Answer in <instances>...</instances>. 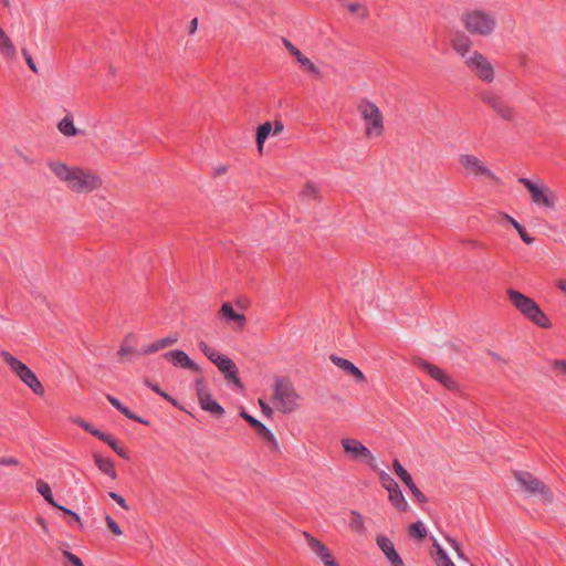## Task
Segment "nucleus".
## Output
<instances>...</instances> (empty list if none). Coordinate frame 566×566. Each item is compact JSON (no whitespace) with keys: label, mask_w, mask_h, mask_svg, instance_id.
I'll use <instances>...</instances> for the list:
<instances>
[{"label":"nucleus","mask_w":566,"mask_h":566,"mask_svg":"<svg viewBox=\"0 0 566 566\" xmlns=\"http://www.w3.org/2000/svg\"><path fill=\"white\" fill-rule=\"evenodd\" d=\"M460 21L465 31L473 36L490 38L499 28L496 12L482 7L465 10Z\"/></svg>","instance_id":"f257e3e1"},{"label":"nucleus","mask_w":566,"mask_h":566,"mask_svg":"<svg viewBox=\"0 0 566 566\" xmlns=\"http://www.w3.org/2000/svg\"><path fill=\"white\" fill-rule=\"evenodd\" d=\"M517 181L527 189L530 200L537 209L544 212L556 210L558 196L544 180L521 177Z\"/></svg>","instance_id":"f03ea898"},{"label":"nucleus","mask_w":566,"mask_h":566,"mask_svg":"<svg viewBox=\"0 0 566 566\" xmlns=\"http://www.w3.org/2000/svg\"><path fill=\"white\" fill-rule=\"evenodd\" d=\"M273 407L282 413H292L301 407L302 398L291 380L279 377L273 385Z\"/></svg>","instance_id":"7ed1b4c3"},{"label":"nucleus","mask_w":566,"mask_h":566,"mask_svg":"<svg viewBox=\"0 0 566 566\" xmlns=\"http://www.w3.org/2000/svg\"><path fill=\"white\" fill-rule=\"evenodd\" d=\"M507 297L512 305L530 322L542 328L552 326L548 316L541 310L534 300L521 293L520 291L507 290Z\"/></svg>","instance_id":"20e7f679"},{"label":"nucleus","mask_w":566,"mask_h":566,"mask_svg":"<svg viewBox=\"0 0 566 566\" xmlns=\"http://www.w3.org/2000/svg\"><path fill=\"white\" fill-rule=\"evenodd\" d=\"M357 109L364 122L365 135L368 138L380 137L384 134L385 125L379 107L368 99H363Z\"/></svg>","instance_id":"39448f33"},{"label":"nucleus","mask_w":566,"mask_h":566,"mask_svg":"<svg viewBox=\"0 0 566 566\" xmlns=\"http://www.w3.org/2000/svg\"><path fill=\"white\" fill-rule=\"evenodd\" d=\"M2 359L9 365L10 369L28 386L35 395L43 396L44 387L36 375L21 360L12 356L9 352L0 353Z\"/></svg>","instance_id":"423d86ee"},{"label":"nucleus","mask_w":566,"mask_h":566,"mask_svg":"<svg viewBox=\"0 0 566 566\" xmlns=\"http://www.w3.org/2000/svg\"><path fill=\"white\" fill-rule=\"evenodd\" d=\"M465 66L482 82L492 83L495 78V71L491 61L479 51H473L468 60L464 61Z\"/></svg>","instance_id":"0eeeda50"},{"label":"nucleus","mask_w":566,"mask_h":566,"mask_svg":"<svg viewBox=\"0 0 566 566\" xmlns=\"http://www.w3.org/2000/svg\"><path fill=\"white\" fill-rule=\"evenodd\" d=\"M515 479L525 492L533 495H539L544 502L552 503L553 495L551 491L536 476L528 472L518 471L515 473Z\"/></svg>","instance_id":"6e6552de"},{"label":"nucleus","mask_w":566,"mask_h":566,"mask_svg":"<svg viewBox=\"0 0 566 566\" xmlns=\"http://www.w3.org/2000/svg\"><path fill=\"white\" fill-rule=\"evenodd\" d=\"M344 452L355 461L364 462L374 471H377L376 459L370 450L360 441L353 438H345L342 440Z\"/></svg>","instance_id":"1a4fd4ad"},{"label":"nucleus","mask_w":566,"mask_h":566,"mask_svg":"<svg viewBox=\"0 0 566 566\" xmlns=\"http://www.w3.org/2000/svg\"><path fill=\"white\" fill-rule=\"evenodd\" d=\"M458 160L467 176L474 178L485 177L492 180H497V177L494 175V172L484 164V161H482L476 156L470 154H461Z\"/></svg>","instance_id":"9d476101"},{"label":"nucleus","mask_w":566,"mask_h":566,"mask_svg":"<svg viewBox=\"0 0 566 566\" xmlns=\"http://www.w3.org/2000/svg\"><path fill=\"white\" fill-rule=\"evenodd\" d=\"M214 366L224 376L227 385L238 391H243L244 386L239 377V369L234 361L224 355H214Z\"/></svg>","instance_id":"9b49d317"},{"label":"nucleus","mask_w":566,"mask_h":566,"mask_svg":"<svg viewBox=\"0 0 566 566\" xmlns=\"http://www.w3.org/2000/svg\"><path fill=\"white\" fill-rule=\"evenodd\" d=\"M72 177L74 179H70L67 186L76 192L92 191L102 186V180L97 175L85 172L81 168H74Z\"/></svg>","instance_id":"f8f14e48"},{"label":"nucleus","mask_w":566,"mask_h":566,"mask_svg":"<svg viewBox=\"0 0 566 566\" xmlns=\"http://www.w3.org/2000/svg\"><path fill=\"white\" fill-rule=\"evenodd\" d=\"M219 321L223 322L233 331H242L247 318L242 313L237 312L230 302H224L218 314Z\"/></svg>","instance_id":"ddd939ff"},{"label":"nucleus","mask_w":566,"mask_h":566,"mask_svg":"<svg viewBox=\"0 0 566 566\" xmlns=\"http://www.w3.org/2000/svg\"><path fill=\"white\" fill-rule=\"evenodd\" d=\"M416 364L419 368L427 371L434 380L439 381L447 389L453 390L457 388V382L453 380V378L438 366H434L424 359H418Z\"/></svg>","instance_id":"4468645a"},{"label":"nucleus","mask_w":566,"mask_h":566,"mask_svg":"<svg viewBox=\"0 0 566 566\" xmlns=\"http://www.w3.org/2000/svg\"><path fill=\"white\" fill-rule=\"evenodd\" d=\"M163 357L176 367L189 369L199 375L202 374L201 367L196 361L190 359L189 356L184 350H180V349L169 350V352L165 353L163 355Z\"/></svg>","instance_id":"2eb2a0df"},{"label":"nucleus","mask_w":566,"mask_h":566,"mask_svg":"<svg viewBox=\"0 0 566 566\" xmlns=\"http://www.w3.org/2000/svg\"><path fill=\"white\" fill-rule=\"evenodd\" d=\"M481 98L503 119L510 120L513 118V108L503 99L502 96L492 92H486Z\"/></svg>","instance_id":"dca6fc26"},{"label":"nucleus","mask_w":566,"mask_h":566,"mask_svg":"<svg viewBox=\"0 0 566 566\" xmlns=\"http://www.w3.org/2000/svg\"><path fill=\"white\" fill-rule=\"evenodd\" d=\"M303 536L311 552L316 555L324 566H337L329 549L310 533L304 532Z\"/></svg>","instance_id":"f3484780"},{"label":"nucleus","mask_w":566,"mask_h":566,"mask_svg":"<svg viewBox=\"0 0 566 566\" xmlns=\"http://www.w3.org/2000/svg\"><path fill=\"white\" fill-rule=\"evenodd\" d=\"M450 45L453 51L461 56L464 61L468 60V56L472 54L474 50H472V40L471 38L461 31H458L451 35Z\"/></svg>","instance_id":"a211bd4d"},{"label":"nucleus","mask_w":566,"mask_h":566,"mask_svg":"<svg viewBox=\"0 0 566 566\" xmlns=\"http://www.w3.org/2000/svg\"><path fill=\"white\" fill-rule=\"evenodd\" d=\"M392 469L395 473L398 475V478L407 485V488L410 490L411 494L416 497V500L419 503H426L427 496L416 486L411 475L398 460H395L392 462Z\"/></svg>","instance_id":"6ab92c4d"},{"label":"nucleus","mask_w":566,"mask_h":566,"mask_svg":"<svg viewBox=\"0 0 566 566\" xmlns=\"http://www.w3.org/2000/svg\"><path fill=\"white\" fill-rule=\"evenodd\" d=\"M377 545L379 549L384 553V555L387 557L388 562L392 566H401L402 560L397 553L394 543L385 535H378L376 538Z\"/></svg>","instance_id":"aec40b11"},{"label":"nucleus","mask_w":566,"mask_h":566,"mask_svg":"<svg viewBox=\"0 0 566 566\" xmlns=\"http://www.w3.org/2000/svg\"><path fill=\"white\" fill-rule=\"evenodd\" d=\"M282 43L289 51V53L296 59L301 67L316 75L319 73L316 65L308 57H306L295 45H293V43L290 40L283 38Z\"/></svg>","instance_id":"412c9836"},{"label":"nucleus","mask_w":566,"mask_h":566,"mask_svg":"<svg viewBox=\"0 0 566 566\" xmlns=\"http://www.w3.org/2000/svg\"><path fill=\"white\" fill-rule=\"evenodd\" d=\"M195 387L200 406L203 410L212 412V396L209 391L206 379L199 376L195 379Z\"/></svg>","instance_id":"4be33fe9"},{"label":"nucleus","mask_w":566,"mask_h":566,"mask_svg":"<svg viewBox=\"0 0 566 566\" xmlns=\"http://www.w3.org/2000/svg\"><path fill=\"white\" fill-rule=\"evenodd\" d=\"M331 360L333 361L334 365H336L338 368L344 370L346 374L353 376L357 381H359V382L366 381L365 375L352 361H349L345 358L338 357L336 355H332Z\"/></svg>","instance_id":"5701e85b"},{"label":"nucleus","mask_w":566,"mask_h":566,"mask_svg":"<svg viewBox=\"0 0 566 566\" xmlns=\"http://www.w3.org/2000/svg\"><path fill=\"white\" fill-rule=\"evenodd\" d=\"M97 439L105 442L117 455L124 460H130L129 451L120 446V443L109 433H97Z\"/></svg>","instance_id":"b1692460"},{"label":"nucleus","mask_w":566,"mask_h":566,"mask_svg":"<svg viewBox=\"0 0 566 566\" xmlns=\"http://www.w3.org/2000/svg\"><path fill=\"white\" fill-rule=\"evenodd\" d=\"M106 399L108 400V402L116 409L118 410L120 413H123L125 417H127L128 419L130 420H134L138 423H142V424H146L148 426L149 422L145 419H143L142 417L137 416L135 412H133L129 408H127L126 406H124L116 397L112 396V395H106Z\"/></svg>","instance_id":"393cba45"},{"label":"nucleus","mask_w":566,"mask_h":566,"mask_svg":"<svg viewBox=\"0 0 566 566\" xmlns=\"http://www.w3.org/2000/svg\"><path fill=\"white\" fill-rule=\"evenodd\" d=\"M94 463L104 474L108 475L111 479L115 480L117 478V472L115 469L114 461L109 458H104L97 453L93 454Z\"/></svg>","instance_id":"a878e982"},{"label":"nucleus","mask_w":566,"mask_h":566,"mask_svg":"<svg viewBox=\"0 0 566 566\" xmlns=\"http://www.w3.org/2000/svg\"><path fill=\"white\" fill-rule=\"evenodd\" d=\"M48 165L54 175L61 180L69 182L70 179H74V177H72L74 168L71 169L67 165L60 161H50Z\"/></svg>","instance_id":"bb28decb"},{"label":"nucleus","mask_w":566,"mask_h":566,"mask_svg":"<svg viewBox=\"0 0 566 566\" xmlns=\"http://www.w3.org/2000/svg\"><path fill=\"white\" fill-rule=\"evenodd\" d=\"M256 434L274 451L279 450V443L272 431L262 422L254 428Z\"/></svg>","instance_id":"cd10ccee"},{"label":"nucleus","mask_w":566,"mask_h":566,"mask_svg":"<svg viewBox=\"0 0 566 566\" xmlns=\"http://www.w3.org/2000/svg\"><path fill=\"white\" fill-rule=\"evenodd\" d=\"M349 528L357 534L366 535L365 518L359 512L350 511Z\"/></svg>","instance_id":"c85d7f7f"},{"label":"nucleus","mask_w":566,"mask_h":566,"mask_svg":"<svg viewBox=\"0 0 566 566\" xmlns=\"http://www.w3.org/2000/svg\"><path fill=\"white\" fill-rule=\"evenodd\" d=\"M431 554L438 566H454L447 552L437 542L433 543Z\"/></svg>","instance_id":"c756f323"},{"label":"nucleus","mask_w":566,"mask_h":566,"mask_svg":"<svg viewBox=\"0 0 566 566\" xmlns=\"http://www.w3.org/2000/svg\"><path fill=\"white\" fill-rule=\"evenodd\" d=\"M0 52L8 59L15 56V48L7 35V33L0 28Z\"/></svg>","instance_id":"7c9ffc66"},{"label":"nucleus","mask_w":566,"mask_h":566,"mask_svg":"<svg viewBox=\"0 0 566 566\" xmlns=\"http://www.w3.org/2000/svg\"><path fill=\"white\" fill-rule=\"evenodd\" d=\"M390 503L400 512H406L408 509V502L406 501L402 492L399 488L388 492Z\"/></svg>","instance_id":"2f4dec72"},{"label":"nucleus","mask_w":566,"mask_h":566,"mask_svg":"<svg viewBox=\"0 0 566 566\" xmlns=\"http://www.w3.org/2000/svg\"><path fill=\"white\" fill-rule=\"evenodd\" d=\"M57 128L64 136L67 137H73L81 133V130L74 126L71 116H65L64 118H62L57 124Z\"/></svg>","instance_id":"473e14b6"},{"label":"nucleus","mask_w":566,"mask_h":566,"mask_svg":"<svg viewBox=\"0 0 566 566\" xmlns=\"http://www.w3.org/2000/svg\"><path fill=\"white\" fill-rule=\"evenodd\" d=\"M36 491L43 496V499L50 505H52L55 509L60 507V504H57L55 502V500H54V496H53V493H52V490H51L50 485L45 481H43L41 479H39L36 481Z\"/></svg>","instance_id":"72a5a7b5"},{"label":"nucleus","mask_w":566,"mask_h":566,"mask_svg":"<svg viewBox=\"0 0 566 566\" xmlns=\"http://www.w3.org/2000/svg\"><path fill=\"white\" fill-rule=\"evenodd\" d=\"M271 134H272V124L270 122H265L258 127L256 145H258L259 151H262L263 144Z\"/></svg>","instance_id":"f704fd0d"},{"label":"nucleus","mask_w":566,"mask_h":566,"mask_svg":"<svg viewBox=\"0 0 566 566\" xmlns=\"http://www.w3.org/2000/svg\"><path fill=\"white\" fill-rule=\"evenodd\" d=\"M378 478L381 486L386 489L388 492L399 488L397 482L384 470H379L377 468Z\"/></svg>","instance_id":"c9c22d12"},{"label":"nucleus","mask_w":566,"mask_h":566,"mask_svg":"<svg viewBox=\"0 0 566 566\" xmlns=\"http://www.w3.org/2000/svg\"><path fill=\"white\" fill-rule=\"evenodd\" d=\"M409 536L418 541L423 539L427 536V528L424 524L420 521L411 524L409 526Z\"/></svg>","instance_id":"e433bc0d"},{"label":"nucleus","mask_w":566,"mask_h":566,"mask_svg":"<svg viewBox=\"0 0 566 566\" xmlns=\"http://www.w3.org/2000/svg\"><path fill=\"white\" fill-rule=\"evenodd\" d=\"M74 422L95 438H97V433H103L102 430L94 428L90 422L85 421L82 418H76Z\"/></svg>","instance_id":"4c0bfd02"},{"label":"nucleus","mask_w":566,"mask_h":566,"mask_svg":"<svg viewBox=\"0 0 566 566\" xmlns=\"http://www.w3.org/2000/svg\"><path fill=\"white\" fill-rule=\"evenodd\" d=\"M105 522L107 524V527L109 528V531L118 536V535H122V528L119 527V525L116 523V521L109 516L108 514L105 516Z\"/></svg>","instance_id":"58836bf2"},{"label":"nucleus","mask_w":566,"mask_h":566,"mask_svg":"<svg viewBox=\"0 0 566 566\" xmlns=\"http://www.w3.org/2000/svg\"><path fill=\"white\" fill-rule=\"evenodd\" d=\"M151 390L163 397L165 400L169 401L172 406L178 407L177 400L169 394L163 391L158 385L151 386Z\"/></svg>","instance_id":"ea45409f"},{"label":"nucleus","mask_w":566,"mask_h":566,"mask_svg":"<svg viewBox=\"0 0 566 566\" xmlns=\"http://www.w3.org/2000/svg\"><path fill=\"white\" fill-rule=\"evenodd\" d=\"M447 542L451 546V548L457 553L458 557L462 560L468 563V558L464 557V554L459 545V543L454 538L447 537Z\"/></svg>","instance_id":"a19ab883"},{"label":"nucleus","mask_w":566,"mask_h":566,"mask_svg":"<svg viewBox=\"0 0 566 566\" xmlns=\"http://www.w3.org/2000/svg\"><path fill=\"white\" fill-rule=\"evenodd\" d=\"M515 230L518 232L520 238L524 243L532 244L534 242V238L526 232L522 224H515Z\"/></svg>","instance_id":"79ce46f5"},{"label":"nucleus","mask_w":566,"mask_h":566,"mask_svg":"<svg viewBox=\"0 0 566 566\" xmlns=\"http://www.w3.org/2000/svg\"><path fill=\"white\" fill-rule=\"evenodd\" d=\"M21 53H22L28 66L30 67V70L34 73H38L36 64L34 62L32 55L30 54V52L25 48H22Z\"/></svg>","instance_id":"37998d69"},{"label":"nucleus","mask_w":566,"mask_h":566,"mask_svg":"<svg viewBox=\"0 0 566 566\" xmlns=\"http://www.w3.org/2000/svg\"><path fill=\"white\" fill-rule=\"evenodd\" d=\"M62 556L66 558L72 566H84L81 558L69 551H62Z\"/></svg>","instance_id":"c03bdc74"},{"label":"nucleus","mask_w":566,"mask_h":566,"mask_svg":"<svg viewBox=\"0 0 566 566\" xmlns=\"http://www.w3.org/2000/svg\"><path fill=\"white\" fill-rule=\"evenodd\" d=\"M301 195L305 199H315L317 196V190L312 184H307L302 190Z\"/></svg>","instance_id":"a18cd8bd"},{"label":"nucleus","mask_w":566,"mask_h":566,"mask_svg":"<svg viewBox=\"0 0 566 566\" xmlns=\"http://www.w3.org/2000/svg\"><path fill=\"white\" fill-rule=\"evenodd\" d=\"M157 340H158V345L163 349V348H166L168 346L176 344L178 342V335L177 334L170 335V336L157 339Z\"/></svg>","instance_id":"49530a36"},{"label":"nucleus","mask_w":566,"mask_h":566,"mask_svg":"<svg viewBox=\"0 0 566 566\" xmlns=\"http://www.w3.org/2000/svg\"><path fill=\"white\" fill-rule=\"evenodd\" d=\"M552 366L557 375L566 376V360H554Z\"/></svg>","instance_id":"de8ad7c7"},{"label":"nucleus","mask_w":566,"mask_h":566,"mask_svg":"<svg viewBox=\"0 0 566 566\" xmlns=\"http://www.w3.org/2000/svg\"><path fill=\"white\" fill-rule=\"evenodd\" d=\"M108 496L114 500L122 509L128 511L129 510V506L127 505L125 499L116 493V492H108Z\"/></svg>","instance_id":"09e8293b"},{"label":"nucleus","mask_w":566,"mask_h":566,"mask_svg":"<svg viewBox=\"0 0 566 566\" xmlns=\"http://www.w3.org/2000/svg\"><path fill=\"white\" fill-rule=\"evenodd\" d=\"M160 349H161V347L158 345V340H156V342L143 347L142 350L139 352V354L150 355V354L157 353Z\"/></svg>","instance_id":"8fccbe9b"},{"label":"nucleus","mask_w":566,"mask_h":566,"mask_svg":"<svg viewBox=\"0 0 566 566\" xmlns=\"http://www.w3.org/2000/svg\"><path fill=\"white\" fill-rule=\"evenodd\" d=\"M57 510L62 511L65 515H69L70 517H72V520L74 522H76L78 524L80 527H82V521H81V517L78 516L77 513L73 512L72 510L67 509V507H64L62 505H60V507H56Z\"/></svg>","instance_id":"3c124183"},{"label":"nucleus","mask_w":566,"mask_h":566,"mask_svg":"<svg viewBox=\"0 0 566 566\" xmlns=\"http://www.w3.org/2000/svg\"><path fill=\"white\" fill-rule=\"evenodd\" d=\"M347 9L352 13H355V12H358V11L361 10L363 11L361 12V18L363 19L367 18V15H368L367 10L361 4H359V3H348L347 4Z\"/></svg>","instance_id":"603ef678"},{"label":"nucleus","mask_w":566,"mask_h":566,"mask_svg":"<svg viewBox=\"0 0 566 566\" xmlns=\"http://www.w3.org/2000/svg\"><path fill=\"white\" fill-rule=\"evenodd\" d=\"M133 337V335H127L124 339V344L120 346L119 350H118V355L119 356H125L127 354H132V353H135V349L130 346H127L126 343L128 342V339Z\"/></svg>","instance_id":"864d4df0"},{"label":"nucleus","mask_w":566,"mask_h":566,"mask_svg":"<svg viewBox=\"0 0 566 566\" xmlns=\"http://www.w3.org/2000/svg\"><path fill=\"white\" fill-rule=\"evenodd\" d=\"M20 464V461L17 459V458H13V457H0V465H6V467H10V465H19Z\"/></svg>","instance_id":"5fc2aeb1"},{"label":"nucleus","mask_w":566,"mask_h":566,"mask_svg":"<svg viewBox=\"0 0 566 566\" xmlns=\"http://www.w3.org/2000/svg\"><path fill=\"white\" fill-rule=\"evenodd\" d=\"M241 417L247 421L249 422L250 426H252L253 428H255L256 426H259L260 421L258 419H255L254 417L250 416L248 412H245L244 410L241 411Z\"/></svg>","instance_id":"6e6d98bb"},{"label":"nucleus","mask_w":566,"mask_h":566,"mask_svg":"<svg viewBox=\"0 0 566 566\" xmlns=\"http://www.w3.org/2000/svg\"><path fill=\"white\" fill-rule=\"evenodd\" d=\"M259 405H260L261 411L266 417H271L272 416V413H273L272 408L263 399H259Z\"/></svg>","instance_id":"4d7b16f0"},{"label":"nucleus","mask_w":566,"mask_h":566,"mask_svg":"<svg viewBox=\"0 0 566 566\" xmlns=\"http://www.w3.org/2000/svg\"><path fill=\"white\" fill-rule=\"evenodd\" d=\"M200 349L207 356V358L212 361V348H210L206 343L201 342L199 344Z\"/></svg>","instance_id":"13d9d810"},{"label":"nucleus","mask_w":566,"mask_h":566,"mask_svg":"<svg viewBox=\"0 0 566 566\" xmlns=\"http://www.w3.org/2000/svg\"><path fill=\"white\" fill-rule=\"evenodd\" d=\"M284 129V125L281 120H275L274 126L272 125V135L276 136L281 134Z\"/></svg>","instance_id":"bf43d9fd"},{"label":"nucleus","mask_w":566,"mask_h":566,"mask_svg":"<svg viewBox=\"0 0 566 566\" xmlns=\"http://www.w3.org/2000/svg\"><path fill=\"white\" fill-rule=\"evenodd\" d=\"M197 27H198V19L197 18H193L189 24V34H193L196 31H197Z\"/></svg>","instance_id":"052dcab7"},{"label":"nucleus","mask_w":566,"mask_h":566,"mask_svg":"<svg viewBox=\"0 0 566 566\" xmlns=\"http://www.w3.org/2000/svg\"><path fill=\"white\" fill-rule=\"evenodd\" d=\"M502 217H503V219L509 221L514 228H515V224H521L520 222H517L513 217H511L507 213H502Z\"/></svg>","instance_id":"680f3d73"},{"label":"nucleus","mask_w":566,"mask_h":566,"mask_svg":"<svg viewBox=\"0 0 566 566\" xmlns=\"http://www.w3.org/2000/svg\"><path fill=\"white\" fill-rule=\"evenodd\" d=\"M557 287H558L562 292L566 293V280H559V281L557 282Z\"/></svg>","instance_id":"e2e57ef3"},{"label":"nucleus","mask_w":566,"mask_h":566,"mask_svg":"<svg viewBox=\"0 0 566 566\" xmlns=\"http://www.w3.org/2000/svg\"><path fill=\"white\" fill-rule=\"evenodd\" d=\"M222 413H223L222 407L218 402L214 401V416H220Z\"/></svg>","instance_id":"0e129e2a"},{"label":"nucleus","mask_w":566,"mask_h":566,"mask_svg":"<svg viewBox=\"0 0 566 566\" xmlns=\"http://www.w3.org/2000/svg\"><path fill=\"white\" fill-rule=\"evenodd\" d=\"M518 62L521 65L525 66L527 64V56L526 54L518 55Z\"/></svg>","instance_id":"69168bd1"},{"label":"nucleus","mask_w":566,"mask_h":566,"mask_svg":"<svg viewBox=\"0 0 566 566\" xmlns=\"http://www.w3.org/2000/svg\"><path fill=\"white\" fill-rule=\"evenodd\" d=\"M144 384H145L147 387H149L150 389H151V386H154V385H155V384H153V382L149 380V378H145V379H144Z\"/></svg>","instance_id":"338daca9"},{"label":"nucleus","mask_w":566,"mask_h":566,"mask_svg":"<svg viewBox=\"0 0 566 566\" xmlns=\"http://www.w3.org/2000/svg\"><path fill=\"white\" fill-rule=\"evenodd\" d=\"M491 356L493 357V359H495L496 361H504L497 354L495 353H491Z\"/></svg>","instance_id":"774afa93"}]
</instances>
